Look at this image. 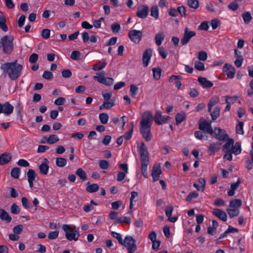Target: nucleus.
Here are the masks:
<instances>
[{
	"instance_id": "nucleus-54",
	"label": "nucleus",
	"mask_w": 253,
	"mask_h": 253,
	"mask_svg": "<svg viewBox=\"0 0 253 253\" xmlns=\"http://www.w3.org/2000/svg\"><path fill=\"white\" fill-rule=\"evenodd\" d=\"M198 193L196 191L192 192L190 193L186 198V201L187 202H190L192 199L196 198L198 196Z\"/></svg>"
},
{
	"instance_id": "nucleus-27",
	"label": "nucleus",
	"mask_w": 253,
	"mask_h": 253,
	"mask_svg": "<svg viewBox=\"0 0 253 253\" xmlns=\"http://www.w3.org/2000/svg\"><path fill=\"white\" fill-rule=\"evenodd\" d=\"M98 82L106 85H111L114 83V79L112 78H104L98 80Z\"/></svg>"
},
{
	"instance_id": "nucleus-37",
	"label": "nucleus",
	"mask_w": 253,
	"mask_h": 253,
	"mask_svg": "<svg viewBox=\"0 0 253 253\" xmlns=\"http://www.w3.org/2000/svg\"><path fill=\"white\" fill-rule=\"evenodd\" d=\"M230 218L238 216L239 214V210L238 209H227L226 210Z\"/></svg>"
},
{
	"instance_id": "nucleus-30",
	"label": "nucleus",
	"mask_w": 253,
	"mask_h": 253,
	"mask_svg": "<svg viewBox=\"0 0 253 253\" xmlns=\"http://www.w3.org/2000/svg\"><path fill=\"white\" fill-rule=\"evenodd\" d=\"M210 113V115L211 117L212 120L213 121L216 120L219 116L220 114V108L218 107H215L213 111H211V109L210 111H209Z\"/></svg>"
},
{
	"instance_id": "nucleus-36",
	"label": "nucleus",
	"mask_w": 253,
	"mask_h": 253,
	"mask_svg": "<svg viewBox=\"0 0 253 253\" xmlns=\"http://www.w3.org/2000/svg\"><path fill=\"white\" fill-rule=\"evenodd\" d=\"M242 16L243 20L246 24H249L252 19L251 13L249 11L245 12L242 13Z\"/></svg>"
},
{
	"instance_id": "nucleus-44",
	"label": "nucleus",
	"mask_w": 253,
	"mask_h": 253,
	"mask_svg": "<svg viewBox=\"0 0 253 253\" xmlns=\"http://www.w3.org/2000/svg\"><path fill=\"white\" fill-rule=\"evenodd\" d=\"M187 4L192 8L197 9L199 6V3L198 0H187Z\"/></svg>"
},
{
	"instance_id": "nucleus-1",
	"label": "nucleus",
	"mask_w": 253,
	"mask_h": 253,
	"mask_svg": "<svg viewBox=\"0 0 253 253\" xmlns=\"http://www.w3.org/2000/svg\"><path fill=\"white\" fill-rule=\"evenodd\" d=\"M153 121V115L150 111L144 112L140 122V131L142 137L146 141H149L152 138L151 126Z\"/></svg>"
},
{
	"instance_id": "nucleus-51",
	"label": "nucleus",
	"mask_w": 253,
	"mask_h": 253,
	"mask_svg": "<svg viewBox=\"0 0 253 253\" xmlns=\"http://www.w3.org/2000/svg\"><path fill=\"white\" fill-rule=\"evenodd\" d=\"M70 57L73 60H79L81 59V53L78 50H74L71 53Z\"/></svg>"
},
{
	"instance_id": "nucleus-10",
	"label": "nucleus",
	"mask_w": 253,
	"mask_h": 253,
	"mask_svg": "<svg viewBox=\"0 0 253 253\" xmlns=\"http://www.w3.org/2000/svg\"><path fill=\"white\" fill-rule=\"evenodd\" d=\"M152 49L150 48L146 49L144 51L142 55V62L144 67H146L148 65L152 56Z\"/></svg>"
},
{
	"instance_id": "nucleus-12",
	"label": "nucleus",
	"mask_w": 253,
	"mask_h": 253,
	"mask_svg": "<svg viewBox=\"0 0 253 253\" xmlns=\"http://www.w3.org/2000/svg\"><path fill=\"white\" fill-rule=\"evenodd\" d=\"M223 70L224 72L226 73V74L229 78L232 79L235 76L236 70L232 65L225 63L224 65Z\"/></svg>"
},
{
	"instance_id": "nucleus-53",
	"label": "nucleus",
	"mask_w": 253,
	"mask_h": 253,
	"mask_svg": "<svg viewBox=\"0 0 253 253\" xmlns=\"http://www.w3.org/2000/svg\"><path fill=\"white\" fill-rule=\"evenodd\" d=\"M23 229L24 227L22 224H18L13 228V231L15 234H20L22 232Z\"/></svg>"
},
{
	"instance_id": "nucleus-33",
	"label": "nucleus",
	"mask_w": 253,
	"mask_h": 253,
	"mask_svg": "<svg viewBox=\"0 0 253 253\" xmlns=\"http://www.w3.org/2000/svg\"><path fill=\"white\" fill-rule=\"evenodd\" d=\"M243 126L244 123L241 121L238 120V124L236 126V131L237 134H244Z\"/></svg>"
},
{
	"instance_id": "nucleus-42",
	"label": "nucleus",
	"mask_w": 253,
	"mask_h": 253,
	"mask_svg": "<svg viewBox=\"0 0 253 253\" xmlns=\"http://www.w3.org/2000/svg\"><path fill=\"white\" fill-rule=\"evenodd\" d=\"M99 119L102 124H106L109 120V116L107 113H101L99 115Z\"/></svg>"
},
{
	"instance_id": "nucleus-58",
	"label": "nucleus",
	"mask_w": 253,
	"mask_h": 253,
	"mask_svg": "<svg viewBox=\"0 0 253 253\" xmlns=\"http://www.w3.org/2000/svg\"><path fill=\"white\" fill-rule=\"evenodd\" d=\"M111 235L115 238H116L119 243L121 245L122 244V242L123 241V240L122 238V236L120 233H117L114 231H112L111 232Z\"/></svg>"
},
{
	"instance_id": "nucleus-14",
	"label": "nucleus",
	"mask_w": 253,
	"mask_h": 253,
	"mask_svg": "<svg viewBox=\"0 0 253 253\" xmlns=\"http://www.w3.org/2000/svg\"><path fill=\"white\" fill-rule=\"evenodd\" d=\"M162 173L160 165L159 164H155L152 170L151 175L153 178V181H157Z\"/></svg>"
},
{
	"instance_id": "nucleus-39",
	"label": "nucleus",
	"mask_w": 253,
	"mask_h": 253,
	"mask_svg": "<svg viewBox=\"0 0 253 253\" xmlns=\"http://www.w3.org/2000/svg\"><path fill=\"white\" fill-rule=\"evenodd\" d=\"M5 23L6 19L4 16H0V28H1L3 31L7 32L8 28Z\"/></svg>"
},
{
	"instance_id": "nucleus-23",
	"label": "nucleus",
	"mask_w": 253,
	"mask_h": 253,
	"mask_svg": "<svg viewBox=\"0 0 253 253\" xmlns=\"http://www.w3.org/2000/svg\"><path fill=\"white\" fill-rule=\"evenodd\" d=\"M0 218L7 223L10 222L12 219L8 212L2 209H0Z\"/></svg>"
},
{
	"instance_id": "nucleus-55",
	"label": "nucleus",
	"mask_w": 253,
	"mask_h": 253,
	"mask_svg": "<svg viewBox=\"0 0 253 253\" xmlns=\"http://www.w3.org/2000/svg\"><path fill=\"white\" fill-rule=\"evenodd\" d=\"M195 136L200 140L207 139L208 136L204 135L203 132L201 131H196L194 133Z\"/></svg>"
},
{
	"instance_id": "nucleus-4",
	"label": "nucleus",
	"mask_w": 253,
	"mask_h": 253,
	"mask_svg": "<svg viewBox=\"0 0 253 253\" xmlns=\"http://www.w3.org/2000/svg\"><path fill=\"white\" fill-rule=\"evenodd\" d=\"M13 37L12 36H4L0 41V47H2L5 54H10L13 49Z\"/></svg>"
},
{
	"instance_id": "nucleus-45",
	"label": "nucleus",
	"mask_w": 253,
	"mask_h": 253,
	"mask_svg": "<svg viewBox=\"0 0 253 253\" xmlns=\"http://www.w3.org/2000/svg\"><path fill=\"white\" fill-rule=\"evenodd\" d=\"M62 228L64 231L68 230L69 232H74V233H79L78 232V229H77L76 226L74 227H71L69 225L67 224H63L62 226Z\"/></svg>"
},
{
	"instance_id": "nucleus-17",
	"label": "nucleus",
	"mask_w": 253,
	"mask_h": 253,
	"mask_svg": "<svg viewBox=\"0 0 253 253\" xmlns=\"http://www.w3.org/2000/svg\"><path fill=\"white\" fill-rule=\"evenodd\" d=\"M212 214L223 221L227 220V214L225 211L219 209H215L212 211Z\"/></svg>"
},
{
	"instance_id": "nucleus-2",
	"label": "nucleus",
	"mask_w": 253,
	"mask_h": 253,
	"mask_svg": "<svg viewBox=\"0 0 253 253\" xmlns=\"http://www.w3.org/2000/svg\"><path fill=\"white\" fill-rule=\"evenodd\" d=\"M0 69L5 76L8 75L11 80H16L20 77L23 70V66L17 63V61L6 62L2 64Z\"/></svg>"
},
{
	"instance_id": "nucleus-20",
	"label": "nucleus",
	"mask_w": 253,
	"mask_h": 253,
	"mask_svg": "<svg viewBox=\"0 0 253 253\" xmlns=\"http://www.w3.org/2000/svg\"><path fill=\"white\" fill-rule=\"evenodd\" d=\"M12 156L10 153H4L0 155V165H4L11 159Z\"/></svg>"
},
{
	"instance_id": "nucleus-34",
	"label": "nucleus",
	"mask_w": 253,
	"mask_h": 253,
	"mask_svg": "<svg viewBox=\"0 0 253 253\" xmlns=\"http://www.w3.org/2000/svg\"><path fill=\"white\" fill-rule=\"evenodd\" d=\"M55 163L59 167H64L66 165L67 160L64 158L58 157L56 159Z\"/></svg>"
},
{
	"instance_id": "nucleus-6",
	"label": "nucleus",
	"mask_w": 253,
	"mask_h": 253,
	"mask_svg": "<svg viewBox=\"0 0 253 253\" xmlns=\"http://www.w3.org/2000/svg\"><path fill=\"white\" fill-rule=\"evenodd\" d=\"M211 135L219 141H225L228 139L229 136L226 133L225 130L218 127H215L213 130V133Z\"/></svg>"
},
{
	"instance_id": "nucleus-8",
	"label": "nucleus",
	"mask_w": 253,
	"mask_h": 253,
	"mask_svg": "<svg viewBox=\"0 0 253 253\" xmlns=\"http://www.w3.org/2000/svg\"><path fill=\"white\" fill-rule=\"evenodd\" d=\"M128 36L131 42L137 44L141 40L142 32L139 30H132L129 32Z\"/></svg>"
},
{
	"instance_id": "nucleus-48",
	"label": "nucleus",
	"mask_w": 253,
	"mask_h": 253,
	"mask_svg": "<svg viewBox=\"0 0 253 253\" xmlns=\"http://www.w3.org/2000/svg\"><path fill=\"white\" fill-rule=\"evenodd\" d=\"M195 68L198 71L205 70L204 64L199 61H196L194 63Z\"/></svg>"
},
{
	"instance_id": "nucleus-60",
	"label": "nucleus",
	"mask_w": 253,
	"mask_h": 253,
	"mask_svg": "<svg viewBox=\"0 0 253 253\" xmlns=\"http://www.w3.org/2000/svg\"><path fill=\"white\" fill-rule=\"evenodd\" d=\"M208 57L207 54L205 51H200L198 54V58L200 60L205 61Z\"/></svg>"
},
{
	"instance_id": "nucleus-41",
	"label": "nucleus",
	"mask_w": 253,
	"mask_h": 253,
	"mask_svg": "<svg viewBox=\"0 0 253 253\" xmlns=\"http://www.w3.org/2000/svg\"><path fill=\"white\" fill-rule=\"evenodd\" d=\"M151 16L154 17L155 19H158L159 17V9L157 5H153L151 7Z\"/></svg>"
},
{
	"instance_id": "nucleus-63",
	"label": "nucleus",
	"mask_w": 253,
	"mask_h": 253,
	"mask_svg": "<svg viewBox=\"0 0 253 253\" xmlns=\"http://www.w3.org/2000/svg\"><path fill=\"white\" fill-rule=\"evenodd\" d=\"M159 53L160 55L164 59L167 57L168 54L167 51L163 47H160L159 48Z\"/></svg>"
},
{
	"instance_id": "nucleus-46",
	"label": "nucleus",
	"mask_w": 253,
	"mask_h": 253,
	"mask_svg": "<svg viewBox=\"0 0 253 253\" xmlns=\"http://www.w3.org/2000/svg\"><path fill=\"white\" fill-rule=\"evenodd\" d=\"M20 169L19 168H14L11 171V175L14 178H18L19 176Z\"/></svg>"
},
{
	"instance_id": "nucleus-59",
	"label": "nucleus",
	"mask_w": 253,
	"mask_h": 253,
	"mask_svg": "<svg viewBox=\"0 0 253 253\" xmlns=\"http://www.w3.org/2000/svg\"><path fill=\"white\" fill-rule=\"evenodd\" d=\"M209 25L208 21H204L198 26V29L200 30L207 31L209 29Z\"/></svg>"
},
{
	"instance_id": "nucleus-19",
	"label": "nucleus",
	"mask_w": 253,
	"mask_h": 253,
	"mask_svg": "<svg viewBox=\"0 0 253 253\" xmlns=\"http://www.w3.org/2000/svg\"><path fill=\"white\" fill-rule=\"evenodd\" d=\"M198 81L204 88H209L213 86V84L205 77H199Z\"/></svg>"
},
{
	"instance_id": "nucleus-5",
	"label": "nucleus",
	"mask_w": 253,
	"mask_h": 253,
	"mask_svg": "<svg viewBox=\"0 0 253 253\" xmlns=\"http://www.w3.org/2000/svg\"><path fill=\"white\" fill-rule=\"evenodd\" d=\"M121 245L126 248L128 253H133L137 250L136 240L130 236H126Z\"/></svg>"
},
{
	"instance_id": "nucleus-40",
	"label": "nucleus",
	"mask_w": 253,
	"mask_h": 253,
	"mask_svg": "<svg viewBox=\"0 0 253 253\" xmlns=\"http://www.w3.org/2000/svg\"><path fill=\"white\" fill-rule=\"evenodd\" d=\"M76 174L79 176L82 180H84L86 179V173L82 168L78 169L76 172Z\"/></svg>"
},
{
	"instance_id": "nucleus-26",
	"label": "nucleus",
	"mask_w": 253,
	"mask_h": 253,
	"mask_svg": "<svg viewBox=\"0 0 253 253\" xmlns=\"http://www.w3.org/2000/svg\"><path fill=\"white\" fill-rule=\"evenodd\" d=\"M226 141V143L222 146L223 151L231 150V149L234 143V140L233 138H229V137Z\"/></svg>"
},
{
	"instance_id": "nucleus-13",
	"label": "nucleus",
	"mask_w": 253,
	"mask_h": 253,
	"mask_svg": "<svg viewBox=\"0 0 253 253\" xmlns=\"http://www.w3.org/2000/svg\"><path fill=\"white\" fill-rule=\"evenodd\" d=\"M221 143L217 142L210 143L207 152L210 156H212L221 147Z\"/></svg>"
},
{
	"instance_id": "nucleus-38",
	"label": "nucleus",
	"mask_w": 253,
	"mask_h": 253,
	"mask_svg": "<svg viewBox=\"0 0 253 253\" xmlns=\"http://www.w3.org/2000/svg\"><path fill=\"white\" fill-rule=\"evenodd\" d=\"M152 71L154 78L157 80H159L161 76V69L160 68H153Z\"/></svg>"
},
{
	"instance_id": "nucleus-21",
	"label": "nucleus",
	"mask_w": 253,
	"mask_h": 253,
	"mask_svg": "<svg viewBox=\"0 0 253 253\" xmlns=\"http://www.w3.org/2000/svg\"><path fill=\"white\" fill-rule=\"evenodd\" d=\"M65 232V237L69 241L74 240L77 241L78 240V237L80 236L79 233H74L69 232L68 230L64 231Z\"/></svg>"
},
{
	"instance_id": "nucleus-11",
	"label": "nucleus",
	"mask_w": 253,
	"mask_h": 253,
	"mask_svg": "<svg viewBox=\"0 0 253 253\" xmlns=\"http://www.w3.org/2000/svg\"><path fill=\"white\" fill-rule=\"evenodd\" d=\"M148 6L145 5L138 6L136 12V16L140 18H145L148 13Z\"/></svg>"
},
{
	"instance_id": "nucleus-49",
	"label": "nucleus",
	"mask_w": 253,
	"mask_h": 253,
	"mask_svg": "<svg viewBox=\"0 0 253 253\" xmlns=\"http://www.w3.org/2000/svg\"><path fill=\"white\" fill-rule=\"evenodd\" d=\"M138 87L134 84L130 86V94L131 97H134L137 93Z\"/></svg>"
},
{
	"instance_id": "nucleus-25",
	"label": "nucleus",
	"mask_w": 253,
	"mask_h": 253,
	"mask_svg": "<svg viewBox=\"0 0 253 253\" xmlns=\"http://www.w3.org/2000/svg\"><path fill=\"white\" fill-rule=\"evenodd\" d=\"M158 125L162 124L163 116L162 113L161 111H157L154 117H153V120Z\"/></svg>"
},
{
	"instance_id": "nucleus-62",
	"label": "nucleus",
	"mask_w": 253,
	"mask_h": 253,
	"mask_svg": "<svg viewBox=\"0 0 253 253\" xmlns=\"http://www.w3.org/2000/svg\"><path fill=\"white\" fill-rule=\"evenodd\" d=\"M173 211V207L172 206H167L165 209V212L167 216H168V217L171 216Z\"/></svg>"
},
{
	"instance_id": "nucleus-32",
	"label": "nucleus",
	"mask_w": 253,
	"mask_h": 253,
	"mask_svg": "<svg viewBox=\"0 0 253 253\" xmlns=\"http://www.w3.org/2000/svg\"><path fill=\"white\" fill-rule=\"evenodd\" d=\"M99 189V186L97 184H92L87 186L86 188L87 192L93 193L97 191Z\"/></svg>"
},
{
	"instance_id": "nucleus-16",
	"label": "nucleus",
	"mask_w": 253,
	"mask_h": 253,
	"mask_svg": "<svg viewBox=\"0 0 253 253\" xmlns=\"http://www.w3.org/2000/svg\"><path fill=\"white\" fill-rule=\"evenodd\" d=\"M49 162L46 158L43 159V162L39 166V170L41 173L46 175L47 174L49 169Z\"/></svg>"
},
{
	"instance_id": "nucleus-56",
	"label": "nucleus",
	"mask_w": 253,
	"mask_h": 253,
	"mask_svg": "<svg viewBox=\"0 0 253 253\" xmlns=\"http://www.w3.org/2000/svg\"><path fill=\"white\" fill-rule=\"evenodd\" d=\"M42 77L46 80H51L53 78V75L52 73L50 71H45L43 72Z\"/></svg>"
},
{
	"instance_id": "nucleus-7",
	"label": "nucleus",
	"mask_w": 253,
	"mask_h": 253,
	"mask_svg": "<svg viewBox=\"0 0 253 253\" xmlns=\"http://www.w3.org/2000/svg\"><path fill=\"white\" fill-rule=\"evenodd\" d=\"M211 121H207L204 119H200L199 123V129L204 132L210 134L213 133V129L211 127Z\"/></svg>"
},
{
	"instance_id": "nucleus-57",
	"label": "nucleus",
	"mask_w": 253,
	"mask_h": 253,
	"mask_svg": "<svg viewBox=\"0 0 253 253\" xmlns=\"http://www.w3.org/2000/svg\"><path fill=\"white\" fill-rule=\"evenodd\" d=\"M50 31L48 29H44L41 32V35L42 38L47 39L50 37Z\"/></svg>"
},
{
	"instance_id": "nucleus-31",
	"label": "nucleus",
	"mask_w": 253,
	"mask_h": 253,
	"mask_svg": "<svg viewBox=\"0 0 253 253\" xmlns=\"http://www.w3.org/2000/svg\"><path fill=\"white\" fill-rule=\"evenodd\" d=\"M219 101L218 97L215 96L211 98L210 101L208 103V111H210L212 107L214 105L216 104Z\"/></svg>"
},
{
	"instance_id": "nucleus-24",
	"label": "nucleus",
	"mask_w": 253,
	"mask_h": 253,
	"mask_svg": "<svg viewBox=\"0 0 253 253\" xmlns=\"http://www.w3.org/2000/svg\"><path fill=\"white\" fill-rule=\"evenodd\" d=\"M165 37L166 36L163 32H160L157 33L155 37L156 44L157 45L160 46L164 40Z\"/></svg>"
},
{
	"instance_id": "nucleus-28",
	"label": "nucleus",
	"mask_w": 253,
	"mask_h": 253,
	"mask_svg": "<svg viewBox=\"0 0 253 253\" xmlns=\"http://www.w3.org/2000/svg\"><path fill=\"white\" fill-rule=\"evenodd\" d=\"M241 145L239 142H237L232 147L230 151L235 155H239L241 152Z\"/></svg>"
},
{
	"instance_id": "nucleus-3",
	"label": "nucleus",
	"mask_w": 253,
	"mask_h": 253,
	"mask_svg": "<svg viewBox=\"0 0 253 253\" xmlns=\"http://www.w3.org/2000/svg\"><path fill=\"white\" fill-rule=\"evenodd\" d=\"M139 154L141 161V169L142 174L145 178L148 177V173L147 171V166L149 164V154L147 150V147L144 142H141L139 149Z\"/></svg>"
},
{
	"instance_id": "nucleus-64",
	"label": "nucleus",
	"mask_w": 253,
	"mask_h": 253,
	"mask_svg": "<svg viewBox=\"0 0 253 253\" xmlns=\"http://www.w3.org/2000/svg\"><path fill=\"white\" fill-rule=\"evenodd\" d=\"M228 8L231 10L236 11L239 8V4L235 2H231L228 4Z\"/></svg>"
},
{
	"instance_id": "nucleus-15",
	"label": "nucleus",
	"mask_w": 253,
	"mask_h": 253,
	"mask_svg": "<svg viewBox=\"0 0 253 253\" xmlns=\"http://www.w3.org/2000/svg\"><path fill=\"white\" fill-rule=\"evenodd\" d=\"M0 108L1 113L8 116L10 115L13 111L14 107L8 102H5L4 104L0 103Z\"/></svg>"
},
{
	"instance_id": "nucleus-29",
	"label": "nucleus",
	"mask_w": 253,
	"mask_h": 253,
	"mask_svg": "<svg viewBox=\"0 0 253 253\" xmlns=\"http://www.w3.org/2000/svg\"><path fill=\"white\" fill-rule=\"evenodd\" d=\"M186 119V114L184 112L178 113L176 115L175 121L176 125L181 124Z\"/></svg>"
},
{
	"instance_id": "nucleus-61",
	"label": "nucleus",
	"mask_w": 253,
	"mask_h": 253,
	"mask_svg": "<svg viewBox=\"0 0 253 253\" xmlns=\"http://www.w3.org/2000/svg\"><path fill=\"white\" fill-rule=\"evenodd\" d=\"M72 75L71 71L69 69L63 70L62 71V76L64 78H69Z\"/></svg>"
},
{
	"instance_id": "nucleus-35",
	"label": "nucleus",
	"mask_w": 253,
	"mask_h": 253,
	"mask_svg": "<svg viewBox=\"0 0 253 253\" xmlns=\"http://www.w3.org/2000/svg\"><path fill=\"white\" fill-rule=\"evenodd\" d=\"M59 140L58 137L55 134H51L46 139V142L49 144H53Z\"/></svg>"
},
{
	"instance_id": "nucleus-9",
	"label": "nucleus",
	"mask_w": 253,
	"mask_h": 253,
	"mask_svg": "<svg viewBox=\"0 0 253 253\" xmlns=\"http://www.w3.org/2000/svg\"><path fill=\"white\" fill-rule=\"evenodd\" d=\"M196 33L194 31H189L187 27L184 29V33L182 38L181 39V43L182 45L187 44L190 39L196 35Z\"/></svg>"
},
{
	"instance_id": "nucleus-50",
	"label": "nucleus",
	"mask_w": 253,
	"mask_h": 253,
	"mask_svg": "<svg viewBox=\"0 0 253 253\" xmlns=\"http://www.w3.org/2000/svg\"><path fill=\"white\" fill-rule=\"evenodd\" d=\"M133 131V123L132 122L131 129L128 132H126L125 133V134L123 136V137H124L127 140H129L132 136V134Z\"/></svg>"
},
{
	"instance_id": "nucleus-22",
	"label": "nucleus",
	"mask_w": 253,
	"mask_h": 253,
	"mask_svg": "<svg viewBox=\"0 0 253 253\" xmlns=\"http://www.w3.org/2000/svg\"><path fill=\"white\" fill-rule=\"evenodd\" d=\"M115 105V100L110 99V101H105L101 105L99 106V110L104 109H109Z\"/></svg>"
},
{
	"instance_id": "nucleus-43",
	"label": "nucleus",
	"mask_w": 253,
	"mask_h": 253,
	"mask_svg": "<svg viewBox=\"0 0 253 253\" xmlns=\"http://www.w3.org/2000/svg\"><path fill=\"white\" fill-rule=\"evenodd\" d=\"M242 205V201L240 199H234L230 201L229 206L231 208H238Z\"/></svg>"
},
{
	"instance_id": "nucleus-47",
	"label": "nucleus",
	"mask_w": 253,
	"mask_h": 253,
	"mask_svg": "<svg viewBox=\"0 0 253 253\" xmlns=\"http://www.w3.org/2000/svg\"><path fill=\"white\" fill-rule=\"evenodd\" d=\"M99 167L102 169H107L109 168V163L106 160H100L98 163Z\"/></svg>"
},
{
	"instance_id": "nucleus-18",
	"label": "nucleus",
	"mask_w": 253,
	"mask_h": 253,
	"mask_svg": "<svg viewBox=\"0 0 253 253\" xmlns=\"http://www.w3.org/2000/svg\"><path fill=\"white\" fill-rule=\"evenodd\" d=\"M27 174L29 186L31 188H33L34 186L33 181L36 178L37 174L34 170L32 169H29L27 172Z\"/></svg>"
},
{
	"instance_id": "nucleus-52",
	"label": "nucleus",
	"mask_w": 253,
	"mask_h": 253,
	"mask_svg": "<svg viewBox=\"0 0 253 253\" xmlns=\"http://www.w3.org/2000/svg\"><path fill=\"white\" fill-rule=\"evenodd\" d=\"M238 99V96H225V101L227 104H233Z\"/></svg>"
}]
</instances>
